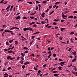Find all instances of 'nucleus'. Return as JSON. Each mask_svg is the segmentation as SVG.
<instances>
[{
  "instance_id": "obj_56",
  "label": "nucleus",
  "mask_w": 77,
  "mask_h": 77,
  "mask_svg": "<svg viewBox=\"0 0 77 77\" xmlns=\"http://www.w3.org/2000/svg\"><path fill=\"white\" fill-rule=\"evenodd\" d=\"M55 69H56V68H54V69H51V71H54V70H55Z\"/></svg>"
},
{
  "instance_id": "obj_28",
  "label": "nucleus",
  "mask_w": 77,
  "mask_h": 77,
  "mask_svg": "<svg viewBox=\"0 0 77 77\" xmlns=\"http://www.w3.org/2000/svg\"><path fill=\"white\" fill-rule=\"evenodd\" d=\"M15 59V57H14V58H11V57L10 58V60H14V59Z\"/></svg>"
},
{
  "instance_id": "obj_10",
  "label": "nucleus",
  "mask_w": 77,
  "mask_h": 77,
  "mask_svg": "<svg viewBox=\"0 0 77 77\" xmlns=\"http://www.w3.org/2000/svg\"><path fill=\"white\" fill-rule=\"evenodd\" d=\"M10 6H11V5H9L8 6V7L6 9V10H8V9H9V8H10Z\"/></svg>"
},
{
  "instance_id": "obj_53",
  "label": "nucleus",
  "mask_w": 77,
  "mask_h": 77,
  "mask_svg": "<svg viewBox=\"0 0 77 77\" xmlns=\"http://www.w3.org/2000/svg\"><path fill=\"white\" fill-rule=\"evenodd\" d=\"M4 34H5V32H2V36H4Z\"/></svg>"
},
{
  "instance_id": "obj_39",
  "label": "nucleus",
  "mask_w": 77,
  "mask_h": 77,
  "mask_svg": "<svg viewBox=\"0 0 77 77\" xmlns=\"http://www.w3.org/2000/svg\"><path fill=\"white\" fill-rule=\"evenodd\" d=\"M41 23H42V24H44L45 23H44V21H42Z\"/></svg>"
},
{
  "instance_id": "obj_13",
  "label": "nucleus",
  "mask_w": 77,
  "mask_h": 77,
  "mask_svg": "<svg viewBox=\"0 0 77 77\" xmlns=\"http://www.w3.org/2000/svg\"><path fill=\"white\" fill-rule=\"evenodd\" d=\"M6 44L7 45H9L10 44L9 43V42H6Z\"/></svg>"
},
{
  "instance_id": "obj_22",
  "label": "nucleus",
  "mask_w": 77,
  "mask_h": 77,
  "mask_svg": "<svg viewBox=\"0 0 77 77\" xmlns=\"http://www.w3.org/2000/svg\"><path fill=\"white\" fill-rule=\"evenodd\" d=\"M69 18H74V17H73V16H71L69 17Z\"/></svg>"
},
{
  "instance_id": "obj_59",
  "label": "nucleus",
  "mask_w": 77,
  "mask_h": 77,
  "mask_svg": "<svg viewBox=\"0 0 77 77\" xmlns=\"http://www.w3.org/2000/svg\"><path fill=\"white\" fill-rule=\"evenodd\" d=\"M51 51H49L48 52V54H51Z\"/></svg>"
},
{
  "instance_id": "obj_8",
  "label": "nucleus",
  "mask_w": 77,
  "mask_h": 77,
  "mask_svg": "<svg viewBox=\"0 0 77 77\" xmlns=\"http://www.w3.org/2000/svg\"><path fill=\"white\" fill-rule=\"evenodd\" d=\"M12 52H13L12 51H8V53H12Z\"/></svg>"
},
{
  "instance_id": "obj_1",
  "label": "nucleus",
  "mask_w": 77,
  "mask_h": 77,
  "mask_svg": "<svg viewBox=\"0 0 77 77\" xmlns=\"http://www.w3.org/2000/svg\"><path fill=\"white\" fill-rule=\"evenodd\" d=\"M27 30H30V31H32V32H33V29H32V28L30 27H29V28H27Z\"/></svg>"
},
{
  "instance_id": "obj_50",
  "label": "nucleus",
  "mask_w": 77,
  "mask_h": 77,
  "mask_svg": "<svg viewBox=\"0 0 77 77\" xmlns=\"http://www.w3.org/2000/svg\"><path fill=\"white\" fill-rule=\"evenodd\" d=\"M30 75V73L26 74L25 75L27 76V75Z\"/></svg>"
},
{
  "instance_id": "obj_63",
  "label": "nucleus",
  "mask_w": 77,
  "mask_h": 77,
  "mask_svg": "<svg viewBox=\"0 0 77 77\" xmlns=\"http://www.w3.org/2000/svg\"><path fill=\"white\" fill-rule=\"evenodd\" d=\"M3 27H6L7 26H6V25H3L2 26Z\"/></svg>"
},
{
  "instance_id": "obj_64",
  "label": "nucleus",
  "mask_w": 77,
  "mask_h": 77,
  "mask_svg": "<svg viewBox=\"0 0 77 77\" xmlns=\"http://www.w3.org/2000/svg\"><path fill=\"white\" fill-rule=\"evenodd\" d=\"M76 18H77V16H75L74 17V19H76Z\"/></svg>"
},
{
  "instance_id": "obj_24",
  "label": "nucleus",
  "mask_w": 77,
  "mask_h": 77,
  "mask_svg": "<svg viewBox=\"0 0 77 77\" xmlns=\"http://www.w3.org/2000/svg\"><path fill=\"white\" fill-rule=\"evenodd\" d=\"M12 68L11 67H8L7 69H8V70H10V69H11Z\"/></svg>"
},
{
  "instance_id": "obj_3",
  "label": "nucleus",
  "mask_w": 77,
  "mask_h": 77,
  "mask_svg": "<svg viewBox=\"0 0 77 77\" xmlns=\"http://www.w3.org/2000/svg\"><path fill=\"white\" fill-rule=\"evenodd\" d=\"M62 17L64 19H65V18H65L66 17H67V16H65V15H64V14H63V15H62Z\"/></svg>"
},
{
  "instance_id": "obj_26",
  "label": "nucleus",
  "mask_w": 77,
  "mask_h": 77,
  "mask_svg": "<svg viewBox=\"0 0 77 77\" xmlns=\"http://www.w3.org/2000/svg\"><path fill=\"white\" fill-rule=\"evenodd\" d=\"M59 74H54V76H58L59 75Z\"/></svg>"
},
{
  "instance_id": "obj_46",
  "label": "nucleus",
  "mask_w": 77,
  "mask_h": 77,
  "mask_svg": "<svg viewBox=\"0 0 77 77\" xmlns=\"http://www.w3.org/2000/svg\"><path fill=\"white\" fill-rule=\"evenodd\" d=\"M53 56H54V57H56V54H53Z\"/></svg>"
},
{
  "instance_id": "obj_57",
  "label": "nucleus",
  "mask_w": 77,
  "mask_h": 77,
  "mask_svg": "<svg viewBox=\"0 0 77 77\" xmlns=\"http://www.w3.org/2000/svg\"><path fill=\"white\" fill-rule=\"evenodd\" d=\"M73 13H74V14H76L77 13V11H75L73 12Z\"/></svg>"
},
{
  "instance_id": "obj_32",
  "label": "nucleus",
  "mask_w": 77,
  "mask_h": 77,
  "mask_svg": "<svg viewBox=\"0 0 77 77\" xmlns=\"http://www.w3.org/2000/svg\"><path fill=\"white\" fill-rule=\"evenodd\" d=\"M48 51H51V49H50V47H49L48 48Z\"/></svg>"
},
{
  "instance_id": "obj_37",
  "label": "nucleus",
  "mask_w": 77,
  "mask_h": 77,
  "mask_svg": "<svg viewBox=\"0 0 77 77\" xmlns=\"http://www.w3.org/2000/svg\"><path fill=\"white\" fill-rule=\"evenodd\" d=\"M58 68L59 69V70H60V71H61V67L60 66L58 67Z\"/></svg>"
},
{
  "instance_id": "obj_42",
  "label": "nucleus",
  "mask_w": 77,
  "mask_h": 77,
  "mask_svg": "<svg viewBox=\"0 0 77 77\" xmlns=\"http://www.w3.org/2000/svg\"><path fill=\"white\" fill-rule=\"evenodd\" d=\"M70 41L72 42V43H73L74 42L73 41V40H72V38H71Z\"/></svg>"
},
{
  "instance_id": "obj_34",
  "label": "nucleus",
  "mask_w": 77,
  "mask_h": 77,
  "mask_svg": "<svg viewBox=\"0 0 77 77\" xmlns=\"http://www.w3.org/2000/svg\"><path fill=\"white\" fill-rule=\"evenodd\" d=\"M52 7H53V6L52 5H51V6H50L49 7V9H51V8H52Z\"/></svg>"
},
{
  "instance_id": "obj_25",
  "label": "nucleus",
  "mask_w": 77,
  "mask_h": 77,
  "mask_svg": "<svg viewBox=\"0 0 77 77\" xmlns=\"http://www.w3.org/2000/svg\"><path fill=\"white\" fill-rule=\"evenodd\" d=\"M37 25L36 24H35L34 25L32 26V27H37Z\"/></svg>"
},
{
  "instance_id": "obj_35",
  "label": "nucleus",
  "mask_w": 77,
  "mask_h": 77,
  "mask_svg": "<svg viewBox=\"0 0 77 77\" xmlns=\"http://www.w3.org/2000/svg\"><path fill=\"white\" fill-rule=\"evenodd\" d=\"M15 45H17L18 44V42L17 41H15Z\"/></svg>"
},
{
  "instance_id": "obj_33",
  "label": "nucleus",
  "mask_w": 77,
  "mask_h": 77,
  "mask_svg": "<svg viewBox=\"0 0 77 77\" xmlns=\"http://www.w3.org/2000/svg\"><path fill=\"white\" fill-rule=\"evenodd\" d=\"M71 49H72V48H69L68 50V51L70 52L71 51L70 50H71Z\"/></svg>"
},
{
  "instance_id": "obj_44",
  "label": "nucleus",
  "mask_w": 77,
  "mask_h": 77,
  "mask_svg": "<svg viewBox=\"0 0 77 77\" xmlns=\"http://www.w3.org/2000/svg\"><path fill=\"white\" fill-rule=\"evenodd\" d=\"M34 70H35V71H37L38 70V69L35 67L34 68Z\"/></svg>"
},
{
  "instance_id": "obj_27",
  "label": "nucleus",
  "mask_w": 77,
  "mask_h": 77,
  "mask_svg": "<svg viewBox=\"0 0 77 77\" xmlns=\"http://www.w3.org/2000/svg\"><path fill=\"white\" fill-rule=\"evenodd\" d=\"M41 16L42 18H44L45 17V16L44 15H43V14L42 13V14Z\"/></svg>"
},
{
  "instance_id": "obj_18",
  "label": "nucleus",
  "mask_w": 77,
  "mask_h": 77,
  "mask_svg": "<svg viewBox=\"0 0 77 77\" xmlns=\"http://www.w3.org/2000/svg\"><path fill=\"white\" fill-rule=\"evenodd\" d=\"M39 32H35L33 33V35H36V34H38V33H39Z\"/></svg>"
},
{
  "instance_id": "obj_47",
  "label": "nucleus",
  "mask_w": 77,
  "mask_h": 77,
  "mask_svg": "<svg viewBox=\"0 0 77 77\" xmlns=\"http://www.w3.org/2000/svg\"><path fill=\"white\" fill-rule=\"evenodd\" d=\"M9 62H6L5 64H4L5 65V66H6V65H7V63H8Z\"/></svg>"
},
{
  "instance_id": "obj_20",
  "label": "nucleus",
  "mask_w": 77,
  "mask_h": 77,
  "mask_svg": "<svg viewBox=\"0 0 77 77\" xmlns=\"http://www.w3.org/2000/svg\"><path fill=\"white\" fill-rule=\"evenodd\" d=\"M54 12V11H53L50 13V15H51V14H53Z\"/></svg>"
},
{
  "instance_id": "obj_31",
  "label": "nucleus",
  "mask_w": 77,
  "mask_h": 77,
  "mask_svg": "<svg viewBox=\"0 0 77 77\" xmlns=\"http://www.w3.org/2000/svg\"><path fill=\"white\" fill-rule=\"evenodd\" d=\"M57 72V71H54L52 72L53 73H56V72Z\"/></svg>"
},
{
  "instance_id": "obj_19",
  "label": "nucleus",
  "mask_w": 77,
  "mask_h": 77,
  "mask_svg": "<svg viewBox=\"0 0 77 77\" xmlns=\"http://www.w3.org/2000/svg\"><path fill=\"white\" fill-rule=\"evenodd\" d=\"M76 60V58L74 59L72 61V62H75Z\"/></svg>"
},
{
  "instance_id": "obj_29",
  "label": "nucleus",
  "mask_w": 77,
  "mask_h": 77,
  "mask_svg": "<svg viewBox=\"0 0 77 77\" xmlns=\"http://www.w3.org/2000/svg\"><path fill=\"white\" fill-rule=\"evenodd\" d=\"M43 3H47V1H44L42 2Z\"/></svg>"
},
{
  "instance_id": "obj_21",
  "label": "nucleus",
  "mask_w": 77,
  "mask_h": 77,
  "mask_svg": "<svg viewBox=\"0 0 77 77\" xmlns=\"http://www.w3.org/2000/svg\"><path fill=\"white\" fill-rule=\"evenodd\" d=\"M13 41H14V39L12 40H10L9 41V43H12V42H13Z\"/></svg>"
},
{
  "instance_id": "obj_41",
  "label": "nucleus",
  "mask_w": 77,
  "mask_h": 77,
  "mask_svg": "<svg viewBox=\"0 0 77 77\" xmlns=\"http://www.w3.org/2000/svg\"><path fill=\"white\" fill-rule=\"evenodd\" d=\"M49 10H50V9H47V10H46V11H45V12H48V11H49Z\"/></svg>"
},
{
  "instance_id": "obj_54",
  "label": "nucleus",
  "mask_w": 77,
  "mask_h": 77,
  "mask_svg": "<svg viewBox=\"0 0 77 77\" xmlns=\"http://www.w3.org/2000/svg\"><path fill=\"white\" fill-rule=\"evenodd\" d=\"M4 0H2V1L0 2V3H3V2H4Z\"/></svg>"
},
{
  "instance_id": "obj_61",
  "label": "nucleus",
  "mask_w": 77,
  "mask_h": 77,
  "mask_svg": "<svg viewBox=\"0 0 77 77\" xmlns=\"http://www.w3.org/2000/svg\"><path fill=\"white\" fill-rule=\"evenodd\" d=\"M4 75H7V76H8V73H5Z\"/></svg>"
},
{
  "instance_id": "obj_51",
  "label": "nucleus",
  "mask_w": 77,
  "mask_h": 77,
  "mask_svg": "<svg viewBox=\"0 0 77 77\" xmlns=\"http://www.w3.org/2000/svg\"><path fill=\"white\" fill-rule=\"evenodd\" d=\"M38 6H37L35 7V10H38Z\"/></svg>"
},
{
  "instance_id": "obj_49",
  "label": "nucleus",
  "mask_w": 77,
  "mask_h": 77,
  "mask_svg": "<svg viewBox=\"0 0 77 77\" xmlns=\"http://www.w3.org/2000/svg\"><path fill=\"white\" fill-rule=\"evenodd\" d=\"M35 36H32V38H31V39H33L34 38H35Z\"/></svg>"
},
{
  "instance_id": "obj_40",
  "label": "nucleus",
  "mask_w": 77,
  "mask_h": 77,
  "mask_svg": "<svg viewBox=\"0 0 77 77\" xmlns=\"http://www.w3.org/2000/svg\"><path fill=\"white\" fill-rule=\"evenodd\" d=\"M22 68L23 69H24L25 68V65H23V66L22 67Z\"/></svg>"
},
{
  "instance_id": "obj_58",
  "label": "nucleus",
  "mask_w": 77,
  "mask_h": 77,
  "mask_svg": "<svg viewBox=\"0 0 77 77\" xmlns=\"http://www.w3.org/2000/svg\"><path fill=\"white\" fill-rule=\"evenodd\" d=\"M60 21L61 23H63V22H64V21H65V20H61Z\"/></svg>"
},
{
  "instance_id": "obj_2",
  "label": "nucleus",
  "mask_w": 77,
  "mask_h": 77,
  "mask_svg": "<svg viewBox=\"0 0 77 77\" xmlns=\"http://www.w3.org/2000/svg\"><path fill=\"white\" fill-rule=\"evenodd\" d=\"M21 19V17L20 16H18L16 18V20H20Z\"/></svg>"
},
{
  "instance_id": "obj_15",
  "label": "nucleus",
  "mask_w": 77,
  "mask_h": 77,
  "mask_svg": "<svg viewBox=\"0 0 77 77\" xmlns=\"http://www.w3.org/2000/svg\"><path fill=\"white\" fill-rule=\"evenodd\" d=\"M23 49H25V50H28V48L26 47H24L23 48Z\"/></svg>"
},
{
  "instance_id": "obj_52",
  "label": "nucleus",
  "mask_w": 77,
  "mask_h": 77,
  "mask_svg": "<svg viewBox=\"0 0 77 77\" xmlns=\"http://www.w3.org/2000/svg\"><path fill=\"white\" fill-rule=\"evenodd\" d=\"M29 18H30L31 19H33L35 18V17H29Z\"/></svg>"
},
{
  "instance_id": "obj_38",
  "label": "nucleus",
  "mask_w": 77,
  "mask_h": 77,
  "mask_svg": "<svg viewBox=\"0 0 77 77\" xmlns=\"http://www.w3.org/2000/svg\"><path fill=\"white\" fill-rule=\"evenodd\" d=\"M58 60H59V61H60V62H61V61H63V60L60 58H59Z\"/></svg>"
},
{
  "instance_id": "obj_16",
  "label": "nucleus",
  "mask_w": 77,
  "mask_h": 77,
  "mask_svg": "<svg viewBox=\"0 0 77 77\" xmlns=\"http://www.w3.org/2000/svg\"><path fill=\"white\" fill-rule=\"evenodd\" d=\"M65 28H62L60 29L61 31H63V30H65Z\"/></svg>"
},
{
  "instance_id": "obj_5",
  "label": "nucleus",
  "mask_w": 77,
  "mask_h": 77,
  "mask_svg": "<svg viewBox=\"0 0 77 77\" xmlns=\"http://www.w3.org/2000/svg\"><path fill=\"white\" fill-rule=\"evenodd\" d=\"M17 28V27L15 26V27H12L11 28H10V30H14V29H16Z\"/></svg>"
},
{
  "instance_id": "obj_4",
  "label": "nucleus",
  "mask_w": 77,
  "mask_h": 77,
  "mask_svg": "<svg viewBox=\"0 0 77 77\" xmlns=\"http://www.w3.org/2000/svg\"><path fill=\"white\" fill-rule=\"evenodd\" d=\"M72 53L73 55L75 56V55H76V52L75 51L72 52Z\"/></svg>"
},
{
  "instance_id": "obj_45",
  "label": "nucleus",
  "mask_w": 77,
  "mask_h": 77,
  "mask_svg": "<svg viewBox=\"0 0 77 77\" xmlns=\"http://www.w3.org/2000/svg\"><path fill=\"white\" fill-rule=\"evenodd\" d=\"M52 55V54H50L49 55V56H48V58H50V56H51V55Z\"/></svg>"
},
{
  "instance_id": "obj_55",
  "label": "nucleus",
  "mask_w": 77,
  "mask_h": 77,
  "mask_svg": "<svg viewBox=\"0 0 77 77\" xmlns=\"http://www.w3.org/2000/svg\"><path fill=\"white\" fill-rule=\"evenodd\" d=\"M46 65H47L46 64H44L43 66V67H45Z\"/></svg>"
},
{
  "instance_id": "obj_14",
  "label": "nucleus",
  "mask_w": 77,
  "mask_h": 77,
  "mask_svg": "<svg viewBox=\"0 0 77 77\" xmlns=\"http://www.w3.org/2000/svg\"><path fill=\"white\" fill-rule=\"evenodd\" d=\"M59 3H60V2H57L55 3L54 5H57V4H59Z\"/></svg>"
},
{
  "instance_id": "obj_60",
  "label": "nucleus",
  "mask_w": 77,
  "mask_h": 77,
  "mask_svg": "<svg viewBox=\"0 0 77 77\" xmlns=\"http://www.w3.org/2000/svg\"><path fill=\"white\" fill-rule=\"evenodd\" d=\"M33 43V41H32L31 43H30L29 44L30 45H31V44H32Z\"/></svg>"
},
{
  "instance_id": "obj_43",
  "label": "nucleus",
  "mask_w": 77,
  "mask_h": 77,
  "mask_svg": "<svg viewBox=\"0 0 77 77\" xmlns=\"http://www.w3.org/2000/svg\"><path fill=\"white\" fill-rule=\"evenodd\" d=\"M36 4L37 3H40V2H39L38 1H36Z\"/></svg>"
},
{
  "instance_id": "obj_23",
  "label": "nucleus",
  "mask_w": 77,
  "mask_h": 77,
  "mask_svg": "<svg viewBox=\"0 0 77 77\" xmlns=\"http://www.w3.org/2000/svg\"><path fill=\"white\" fill-rule=\"evenodd\" d=\"M21 61H20L21 64H23V63H24V61L22 60H21Z\"/></svg>"
},
{
  "instance_id": "obj_9",
  "label": "nucleus",
  "mask_w": 77,
  "mask_h": 77,
  "mask_svg": "<svg viewBox=\"0 0 77 77\" xmlns=\"http://www.w3.org/2000/svg\"><path fill=\"white\" fill-rule=\"evenodd\" d=\"M74 32L73 31L71 32L70 33L69 35H74Z\"/></svg>"
},
{
  "instance_id": "obj_17",
  "label": "nucleus",
  "mask_w": 77,
  "mask_h": 77,
  "mask_svg": "<svg viewBox=\"0 0 77 77\" xmlns=\"http://www.w3.org/2000/svg\"><path fill=\"white\" fill-rule=\"evenodd\" d=\"M36 13V11H35V13L32 14H30L31 15H35Z\"/></svg>"
},
{
  "instance_id": "obj_11",
  "label": "nucleus",
  "mask_w": 77,
  "mask_h": 77,
  "mask_svg": "<svg viewBox=\"0 0 77 77\" xmlns=\"http://www.w3.org/2000/svg\"><path fill=\"white\" fill-rule=\"evenodd\" d=\"M35 24V22H33L31 23H29L30 25H32V24Z\"/></svg>"
},
{
  "instance_id": "obj_30",
  "label": "nucleus",
  "mask_w": 77,
  "mask_h": 77,
  "mask_svg": "<svg viewBox=\"0 0 77 77\" xmlns=\"http://www.w3.org/2000/svg\"><path fill=\"white\" fill-rule=\"evenodd\" d=\"M28 3H29V4H33V2H27Z\"/></svg>"
},
{
  "instance_id": "obj_12",
  "label": "nucleus",
  "mask_w": 77,
  "mask_h": 77,
  "mask_svg": "<svg viewBox=\"0 0 77 77\" xmlns=\"http://www.w3.org/2000/svg\"><path fill=\"white\" fill-rule=\"evenodd\" d=\"M23 30L24 31H26V30H27V28H24L23 29Z\"/></svg>"
},
{
  "instance_id": "obj_36",
  "label": "nucleus",
  "mask_w": 77,
  "mask_h": 77,
  "mask_svg": "<svg viewBox=\"0 0 77 77\" xmlns=\"http://www.w3.org/2000/svg\"><path fill=\"white\" fill-rule=\"evenodd\" d=\"M74 70H75V71H77V68H76V67H75L74 68Z\"/></svg>"
},
{
  "instance_id": "obj_48",
  "label": "nucleus",
  "mask_w": 77,
  "mask_h": 77,
  "mask_svg": "<svg viewBox=\"0 0 77 77\" xmlns=\"http://www.w3.org/2000/svg\"><path fill=\"white\" fill-rule=\"evenodd\" d=\"M53 24H54V25H56V24H57V23L56 22H54L53 23Z\"/></svg>"
},
{
  "instance_id": "obj_7",
  "label": "nucleus",
  "mask_w": 77,
  "mask_h": 77,
  "mask_svg": "<svg viewBox=\"0 0 77 77\" xmlns=\"http://www.w3.org/2000/svg\"><path fill=\"white\" fill-rule=\"evenodd\" d=\"M66 62H61L60 63V65H63L64 63H65Z\"/></svg>"
},
{
  "instance_id": "obj_6",
  "label": "nucleus",
  "mask_w": 77,
  "mask_h": 77,
  "mask_svg": "<svg viewBox=\"0 0 77 77\" xmlns=\"http://www.w3.org/2000/svg\"><path fill=\"white\" fill-rule=\"evenodd\" d=\"M11 57H12L11 56H8L7 57V59L8 60H9L10 59H11Z\"/></svg>"
},
{
  "instance_id": "obj_62",
  "label": "nucleus",
  "mask_w": 77,
  "mask_h": 77,
  "mask_svg": "<svg viewBox=\"0 0 77 77\" xmlns=\"http://www.w3.org/2000/svg\"><path fill=\"white\" fill-rule=\"evenodd\" d=\"M23 19H24V20H26V19H27V18L26 17H23Z\"/></svg>"
}]
</instances>
